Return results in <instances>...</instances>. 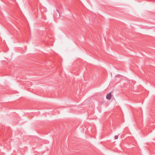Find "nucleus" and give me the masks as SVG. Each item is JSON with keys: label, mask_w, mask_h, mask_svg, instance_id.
I'll list each match as a JSON object with an SVG mask.
<instances>
[{"label": "nucleus", "mask_w": 155, "mask_h": 155, "mask_svg": "<svg viewBox=\"0 0 155 155\" xmlns=\"http://www.w3.org/2000/svg\"><path fill=\"white\" fill-rule=\"evenodd\" d=\"M111 93L110 92L108 93L106 96V98L109 100H110L111 99Z\"/></svg>", "instance_id": "nucleus-1"}, {"label": "nucleus", "mask_w": 155, "mask_h": 155, "mask_svg": "<svg viewBox=\"0 0 155 155\" xmlns=\"http://www.w3.org/2000/svg\"><path fill=\"white\" fill-rule=\"evenodd\" d=\"M118 138V136L117 135H116L114 137V138L115 139H117Z\"/></svg>", "instance_id": "nucleus-2"}]
</instances>
